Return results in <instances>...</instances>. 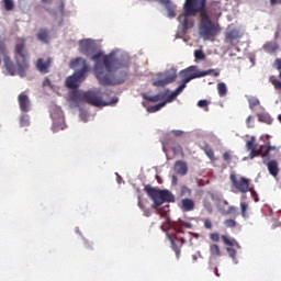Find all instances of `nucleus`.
I'll list each match as a JSON object with an SVG mask.
<instances>
[{
    "label": "nucleus",
    "instance_id": "nucleus-54",
    "mask_svg": "<svg viewBox=\"0 0 281 281\" xmlns=\"http://www.w3.org/2000/svg\"><path fill=\"white\" fill-rule=\"evenodd\" d=\"M211 9L214 10V12H216V10H220V8H218V2H213V3L211 4Z\"/></svg>",
    "mask_w": 281,
    "mask_h": 281
},
{
    "label": "nucleus",
    "instance_id": "nucleus-35",
    "mask_svg": "<svg viewBox=\"0 0 281 281\" xmlns=\"http://www.w3.org/2000/svg\"><path fill=\"white\" fill-rule=\"evenodd\" d=\"M249 103V109H254L255 106L260 105V100H258L257 98H250L248 100Z\"/></svg>",
    "mask_w": 281,
    "mask_h": 281
},
{
    "label": "nucleus",
    "instance_id": "nucleus-45",
    "mask_svg": "<svg viewBox=\"0 0 281 281\" xmlns=\"http://www.w3.org/2000/svg\"><path fill=\"white\" fill-rule=\"evenodd\" d=\"M204 227H205V229H212V220L205 218L204 220Z\"/></svg>",
    "mask_w": 281,
    "mask_h": 281
},
{
    "label": "nucleus",
    "instance_id": "nucleus-6",
    "mask_svg": "<svg viewBox=\"0 0 281 281\" xmlns=\"http://www.w3.org/2000/svg\"><path fill=\"white\" fill-rule=\"evenodd\" d=\"M82 66L81 69L77 70L74 75L69 76L66 79V87L68 89H78L80 87V82L82 78H85V74L89 71V66H87V60L82 58H77L70 61V68L76 69V67Z\"/></svg>",
    "mask_w": 281,
    "mask_h": 281
},
{
    "label": "nucleus",
    "instance_id": "nucleus-31",
    "mask_svg": "<svg viewBox=\"0 0 281 281\" xmlns=\"http://www.w3.org/2000/svg\"><path fill=\"white\" fill-rule=\"evenodd\" d=\"M270 82L273 85L277 91H281V81L276 79V77H270Z\"/></svg>",
    "mask_w": 281,
    "mask_h": 281
},
{
    "label": "nucleus",
    "instance_id": "nucleus-3",
    "mask_svg": "<svg viewBox=\"0 0 281 281\" xmlns=\"http://www.w3.org/2000/svg\"><path fill=\"white\" fill-rule=\"evenodd\" d=\"M144 190L151 199V201H154V204L151 205L153 210H158V214H160V216H166L170 206L167 205L162 209L158 207L159 205H164V203H175V195L172 194V192L168 190L155 189L150 187V184L145 186Z\"/></svg>",
    "mask_w": 281,
    "mask_h": 281
},
{
    "label": "nucleus",
    "instance_id": "nucleus-52",
    "mask_svg": "<svg viewBox=\"0 0 281 281\" xmlns=\"http://www.w3.org/2000/svg\"><path fill=\"white\" fill-rule=\"evenodd\" d=\"M226 214H236V206H229Z\"/></svg>",
    "mask_w": 281,
    "mask_h": 281
},
{
    "label": "nucleus",
    "instance_id": "nucleus-33",
    "mask_svg": "<svg viewBox=\"0 0 281 281\" xmlns=\"http://www.w3.org/2000/svg\"><path fill=\"white\" fill-rule=\"evenodd\" d=\"M198 106L200 108V109H204V111H210V102L207 101V100H200L199 102H198Z\"/></svg>",
    "mask_w": 281,
    "mask_h": 281
},
{
    "label": "nucleus",
    "instance_id": "nucleus-39",
    "mask_svg": "<svg viewBox=\"0 0 281 281\" xmlns=\"http://www.w3.org/2000/svg\"><path fill=\"white\" fill-rule=\"evenodd\" d=\"M248 192L251 193V196H252L254 201H255L256 203H258V201H259V199H258V192H256V190H254V187H250V189L248 190Z\"/></svg>",
    "mask_w": 281,
    "mask_h": 281
},
{
    "label": "nucleus",
    "instance_id": "nucleus-47",
    "mask_svg": "<svg viewBox=\"0 0 281 281\" xmlns=\"http://www.w3.org/2000/svg\"><path fill=\"white\" fill-rule=\"evenodd\" d=\"M223 159L224 161H232V154H229V151H225L223 154Z\"/></svg>",
    "mask_w": 281,
    "mask_h": 281
},
{
    "label": "nucleus",
    "instance_id": "nucleus-16",
    "mask_svg": "<svg viewBox=\"0 0 281 281\" xmlns=\"http://www.w3.org/2000/svg\"><path fill=\"white\" fill-rule=\"evenodd\" d=\"M175 171L177 175H180V177H186V175H188V164L181 160H177L175 162Z\"/></svg>",
    "mask_w": 281,
    "mask_h": 281
},
{
    "label": "nucleus",
    "instance_id": "nucleus-27",
    "mask_svg": "<svg viewBox=\"0 0 281 281\" xmlns=\"http://www.w3.org/2000/svg\"><path fill=\"white\" fill-rule=\"evenodd\" d=\"M204 153H205L206 157H209V159H211V161L216 160V157L214 156V149H212V147H210V146L204 147Z\"/></svg>",
    "mask_w": 281,
    "mask_h": 281
},
{
    "label": "nucleus",
    "instance_id": "nucleus-62",
    "mask_svg": "<svg viewBox=\"0 0 281 281\" xmlns=\"http://www.w3.org/2000/svg\"><path fill=\"white\" fill-rule=\"evenodd\" d=\"M214 76L217 77V76H218V72H214Z\"/></svg>",
    "mask_w": 281,
    "mask_h": 281
},
{
    "label": "nucleus",
    "instance_id": "nucleus-21",
    "mask_svg": "<svg viewBox=\"0 0 281 281\" xmlns=\"http://www.w3.org/2000/svg\"><path fill=\"white\" fill-rule=\"evenodd\" d=\"M274 149L276 147L271 145H261L257 150L259 151V155L261 157H269V153H271V150H274Z\"/></svg>",
    "mask_w": 281,
    "mask_h": 281
},
{
    "label": "nucleus",
    "instance_id": "nucleus-58",
    "mask_svg": "<svg viewBox=\"0 0 281 281\" xmlns=\"http://www.w3.org/2000/svg\"><path fill=\"white\" fill-rule=\"evenodd\" d=\"M143 212H144V216H150V210H148V209H145V210H143Z\"/></svg>",
    "mask_w": 281,
    "mask_h": 281
},
{
    "label": "nucleus",
    "instance_id": "nucleus-12",
    "mask_svg": "<svg viewBox=\"0 0 281 281\" xmlns=\"http://www.w3.org/2000/svg\"><path fill=\"white\" fill-rule=\"evenodd\" d=\"M179 207L182 210V212H194L196 204L194 203V200L184 198L180 201Z\"/></svg>",
    "mask_w": 281,
    "mask_h": 281
},
{
    "label": "nucleus",
    "instance_id": "nucleus-15",
    "mask_svg": "<svg viewBox=\"0 0 281 281\" xmlns=\"http://www.w3.org/2000/svg\"><path fill=\"white\" fill-rule=\"evenodd\" d=\"M170 90H166V92H161L155 95H148V94H144L143 98L144 100H146L147 102H160V100H166V98L168 97Z\"/></svg>",
    "mask_w": 281,
    "mask_h": 281
},
{
    "label": "nucleus",
    "instance_id": "nucleus-2",
    "mask_svg": "<svg viewBox=\"0 0 281 281\" xmlns=\"http://www.w3.org/2000/svg\"><path fill=\"white\" fill-rule=\"evenodd\" d=\"M91 60H94V76L103 86L124 85L126 82V72L113 74L117 69H122L124 65L120 58L115 57V53L103 55L99 52L92 55Z\"/></svg>",
    "mask_w": 281,
    "mask_h": 281
},
{
    "label": "nucleus",
    "instance_id": "nucleus-60",
    "mask_svg": "<svg viewBox=\"0 0 281 281\" xmlns=\"http://www.w3.org/2000/svg\"><path fill=\"white\" fill-rule=\"evenodd\" d=\"M53 0H42V3H46V4H49L52 3Z\"/></svg>",
    "mask_w": 281,
    "mask_h": 281
},
{
    "label": "nucleus",
    "instance_id": "nucleus-23",
    "mask_svg": "<svg viewBox=\"0 0 281 281\" xmlns=\"http://www.w3.org/2000/svg\"><path fill=\"white\" fill-rule=\"evenodd\" d=\"M247 150H256L258 148V143H256V136H251L249 140L246 142Z\"/></svg>",
    "mask_w": 281,
    "mask_h": 281
},
{
    "label": "nucleus",
    "instance_id": "nucleus-53",
    "mask_svg": "<svg viewBox=\"0 0 281 281\" xmlns=\"http://www.w3.org/2000/svg\"><path fill=\"white\" fill-rule=\"evenodd\" d=\"M172 134H173L176 137H181V135H183V132H182V131H179V130H173V131H172Z\"/></svg>",
    "mask_w": 281,
    "mask_h": 281
},
{
    "label": "nucleus",
    "instance_id": "nucleus-19",
    "mask_svg": "<svg viewBox=\"0 0 281 281\" xmlns=\"http://www.w3.org/2000/svg\"><path fill=\"white\" fill-rule=\"evenodd\" d=\"M36 36L37 41H41V43H49V31L41 29Z\"/></svg>",
    "mask_w": 281,
    "mask_h": 281
},
{
    "label": "nucleus",
    "instance_id": "nucleus-11",
    "mask_svg": "<svg viewBox=\"0 0 281 281\" xmlns=\"http://www.w3.org/2000/svg\"><path fill=\"white\" fill-rule=\"evenodd\" d=\"M81 54L91 56V53L95 49V44L91 40H82L79 43Z\"/></svg>",
    "mask_w": 281,
    "mask_h": 281
},
{
    "label": "nucleus",
    "instance_id": "nucleus-42",
    "mask_svg": "<svg viewBox=\"0 0 281 281\" xmlns=\"http://www.w3.org/2000/svg\"><path fill=\"white\" fill-rule=\"evenodd\" d=\"M250 159H254L255 157H260V151H258L257 149H250V154H249Z\"/></svg>",
    "mask_w": 281,
    "mask_h": 281
},
{
    "label": "nucleus",
    "instance_id": "nucleus-7",
    "mask_svg": "<svg viewBox=\"0 0 281 281\" xmlns=\"http://www.w3.org/2000/svg\"><path fill=\"white\" fill-rule=\"evenodd\" d=\"M213 72V69L201 71L199 70L198 66H189L188 68L180 71V78H182V82H184V85H188V82L191 80L196 78H204V76H210Z\"/></svg>",
    "mask_w": 281,
    "mask_h": 281
},
{
    "label": "nucleus",
    "instance_id": "nucleus-22",
    "mask_svg": "<svg viewBox=\"0 0 281 281\" xmlns=\"http://www.w3.org/2000/svg\"><path fill=\"white\" fill-rule=\"evenodd\" d=\"M258 120L263 124H273V119L268 113L258 114Z\"/></svg>",
    "mask_w": 281,
    "mask_h": 281
},
{
    "label": "nucleus",
    "instance_id": "nucleus-4",
    "mask_svg": "<svg viewBox=\"0 0 281 281\" xmlns=\"http://www.w3.org/2000/svg\"><path fill=\"white\" fill-rule=\"evenodd\" d=\"M102 92L100 91H88V92H74L71 95L72 102H87L91 106H109V104H115L117 99H113L110 102H106L102 99Z\"/></svg>",
    "mask_w": 281,
    "mask_h": 281
},
{
    "label": "nucleus",
    "instance_id": "nucleus-26",
    "mask_svg": "<svg viewBox=\"0 0 281 281\" xmlns=\"http://www.w3.org/2000/svg\"><path fill=\"white\" fill-rule=\"evenodd\" d=\"M210 252H211V256L218 257L221 256V248L218 247V245L212 244L210 246Z\"/></svg>",
    "mask_w": 281,
    "mask_h": 281
},
{
    "label": "nucleus",
    "instance_id": "nucleus-5",
    "mask_svg": "<svg viewBox=\"0 0 281 281\" xmlns=\"http://www.w3.org/2000/svg\"><path fill=\"white\" fill-rule=\"evenodd\" d=\"M14 59L19 76L25 78V69L30 67V64L27 63V48H25V38L23 37H19L15 42Z\"/></svg>",
    "mask_w": 281,
    "mask_h": 281
},
{
    "label": "nucleus",
    "instance_id": "nucleus-29",
    "mask_svg": "<svg viewBox=\"0 0 281 281\" xmlns=\"http://www.w3.org/2000/svg\"><path fill=\"white\" fill-rule=\"evenodd\" d=\"M166 106V102L158 103L154 106L148 108L149 113H157V111H160V109H164Z\"/></svg>",
    "mask_w": 281,
    "mask_h": 281
},
{
    "label": "nucleus",
    "instance_id": "nucleus-56",
    "mask_svg": "<svg viewBox=\"0 0 281 281\" xmlns=\"http://www.w3.org/2000/svg\"><path fill=\"white\" fill-rule=\"evenodd\" d=\"M274 65L277 69H281V58L276 59Z\"/></svg>",
    "mask_w": 281,
    "mask_h": 281
},
{
    "label": "nucleus",
    "instance_id": "nucleus-61",
    "mask_svg": "<svg viewBox=\"0 0 281 281\" xmlns=\"http://www.w3.org/2000/svg\"><path fill=\"white\" fill-rule=\"evenodd\" d=\"M181 245H186V238H180Z\"/></svg>",
    "mask_w": 281,
    "mask_h": 281
},
{
    "label": "nucleus",
    "instance_id": "nucleus-46",
    "mask_svg": "<svg viewBox=\"0 0 281 281\" xmlns=\"http://www.w3.org/2000/svg\"><path fill=\"white\" fill-rule=\"evenodd\" d=\"M247 203L241 202L240 203V209H241V216H245L246 212H247Z\"/></svg>",
    "mask_w": 281,
    "mask_h": 281
},
{
    "label": "nucleus",
    "instance_id": "nucleus-32",
    "mask_svg": "<svg viewBox=\"0 0 281 281\" xmlns=\"http://www.w3.org/2000/svg\"><path fill=\"white\" fill-rule=\"evenodd\" d=\"M30 125V116L27 114H24L20 119V126H29Z\"/></svg>",
    "mask_w": 281,
    "mask_h": 281
},
{
    "label": "nucleus",
    "instance_id": "nucleus-14",
    "mask_svg": "<svg viewBox=\"0 0 281 281\" xmlns=\"http://www.w3.org/2000/svg\"><path fill=\"white\" fill-rule=\"evenodd\" d=\"M162 5H165L169 19H175L177 16V7L170 0H158Z\"/></svg>",
    "mask_w": 281,
    "mask_h": 281
},
{
    "label": "nucleus",
    "instance_id": "nucleus-63",
    "mask_svg": "<svg viewBox=\"0 0 281 281\" xmlns=\"http://www.w3.org/2000/svg\"><path fill=\"white\" fill-rule=\"evenodd\" d=\"M173 181L177 182V177H173Z\"/></svg>",
    "mask_w": 281,
    "mask_h": 281
},
{
    "label": "nucleus",
    "instance_id": "nucleus-37",
    "mask_svg": "<svg viewBox=\"0 0 281 281\" xmlns=\"http://www.w3.org/2000/svg\"><path fill=\"white\" fill-rule=\"evenodd\" d=\"M221 238H222L224 245H227L228 247H234V241L232 239H228L227 236L222 235Z\"/></svg>",
    "mask_w": 281,
    "mask_h": 281
},
{
    "label": "nucleus",
    "instance_id": "nucleus-49",
    "mask_svg": "<svg viewBox=\"0 0 281 281\" xmlns=\"http://www.w3.org/2000/svg\"><path fill=\"white\" fill-rule=\"evenodd\" d=\"M86 249H93V244L90 243L88 239L83 240Z\"/></svg>",
    "mask_w": 281,
    "mask_h": 281
},
{
    "label": "nucleus",
    "instance_id": "nucleus-28",
    "mask_svg": "<svg viewBox=\"0 0 281 281\" xmlns=\"http://www.w3.org/2000/svg\"><path fill=\"white\" fill-rule=\"evenodd\" d=\"M3 3H4V10H7V12H12V10H14L13 0H3Z\"/></svg>",
    "mask_w": 281,
    "mask_h": 281
},
{
    "label": "nucleus",
    "instance_id": "nucleus-59",
    "mask_svg": "<svg viewBox=\"0 0 281 281\" xmlns=\"http://www.w3.org/2000/svg\"><path fill=\"white\" fill-rule=\"evenodd\" d=\"M64 10H65V3L61 2V3H60V12L63 13Z\"/></svg>",
    "mask_w": 281,
    "mask_h": 281
},
{
    "label": "nucleus",
    "instance_id": "nucleus-36",
    "mask_svg": "<svg viewBox=\"0 0 281 281\" xmlns=\"http://www.w3.org/2000/svg\"><path fill=\"white\" fill-rule=\"evenodd\" d=\"M0 54L3 56V58L8 56V46L3 42H0Z\"/></svg>",
    "mask_w": 281,
    "mask_h": 281
},
{
    "label": "nucleus",
    "instance_id": "nucleus-24",
    "mask_svg": "<svg viewBox=\"0 0 281 281\" xmlns=\"http://www.w3.org/2000/svg\"><path fill=\"white\" fill-rule=\"evenodd\" d=\"M217 91L220 98H225V95H227V85H225L224 82L217 83Z\"/></svg>",
    "mask_w": 281,
    "mask_h": 281
},
{
    "label": "nucleus",
    "instance_id": "nucleus-48",
    "mask_svg": "<svg viewBox=\"0 0 281 281\" xmlns=\"http://www.w3.org/2000/svg\"><path fill=\"white\" fill-rule=\"evenodd\" d=\"M227 254L231 258H236V249L234 248H227Z\"/></svg>",
    "mask_w": 281,
    "mask_h": 281
},
{
    "label": "nucleus",
    "instance_id": "nucleus-18",
    "mask_svg": "<svg viewBox=\"0 0 281 281\" xmlns=\"http://www.w3.org/2000/svg\"><path fill=\"white\" fill-rule=\"evenodd\" d=\"M268 171L272 177H278V172H280V168L278 167V160H270L267 162Z\"/></svg>",
    "mask_w": 281,
    "mask_h": 281
},
{
    "label": "nucleus",
    "instance_id": "nucleus-17",
    "mask_svg": "<svg viewBox=\"0 0 281 281\" xmlns=\"http://www.w3.org/2000/svg\"><path fill=\"white\" fill-rule=\"evenodd\" d=\"M3 63L10 76H14V74H16V67H14V63H12V59L10 58L9 55L3 57Z\"/></svg>",
    "mask_w": 281,
    "mask_h": 281
},
{
    "label": "nucleus",
    "instance_id": "nucleus-51",
    "mask_svg": "<svg viewBox=\"0 0 281 281\" xmlns=\"http://www.w3.org/2000/svg\"><path fill=\"white\" fill-rule=\"evenodd\" d=\"M43 87H52V80H49V78L46 77L44 79Z\"/></svg>",
    "mask_w": 281,
    "mask_h": 281
},
{
    "label": "nucleus",
    "instance_id": "nucleus-20",
    "mask_svg": "<svg viewBox=\"0 0 281 281\" xmlns=\"http://www.w3.org/2000/svg\"><path fill=\"white\" fill-rule=\"evenodd\" d=\"M168 238L171 243V249L172 251H175L176 258L179 260V258H181V246L177 245V241H175V238H172V236L168 235Z\"/></svg>",
    "mask_w": 281,
    "mask_h": 281
},
{
    "label": "nucleus",
    "instance_id": "nucleus-34",
    "mask_svg": "<svg viewBox=\"0 0 281 281\" xmlns=\"http://www.w3.org/2000/svg\"><path fill=\"white\" fill-rule=\"evenodd\" d=\"M194 58H195V60H205V53H203V50H201V49L195 50Z\"/></svg>",
    "mask_w": 281,
    "mask_h": 281
},
{
    "label": "nucleus",
    "instance_id": "nucleus-44",
    "mask_svg": "<svg viewBox=\"0 0 281 281\" xmlns=\"http://www.w3.org/2000/svg\"><path fill=\"white\" fill-rule=\"evenodd\" d=\"M181 227H187V229H192V223L186 222V221H180Z\"/></svg>",
    "mask_w": 281,
    "mask_h": 281
},
{
    "label": "nucleus",
    "instance_id": "nucleus-9",
    "mask_svg": "<svg viewBox=\"0 0 281 281\" xmlns=\"http://www.w3.org/2000/svg\"><path fill=\"white\" fill-rule=\"evenodd\" d=\"M177 80V70L171 68L167 71L165 79H158L153 82L154 87H166V85H171Z\"/></svg>",
    "mask_w": 281,
    "mask_h": 281
},
{
    "label": "nucleus",
    "instance_id": "nucleus-8",
    "mask_svg": "<svg viewBox=\"0 0 281 281\" xmlns=\"http://www.w3.org/2000/svg\"><path fill=\"white\" fill-rule=\"evenodd\" d=\"M231 182L237 190V192H240L241 194H247V192H249V189L251 188L249 186V179L245 177L237 178L234 173L231 175Z\"/></svg>",
    "mask_w": 281,
    "mask_h": 281
},
{
    "label": "nucleus",
    "instance_id": "nucleus-43",
    "mask_svg": "<svg viewBox=\"0 0 281 281\" xmlns=\"http://www.w3.org/2000/svg\"><path fill=\"white\" fill-rule=\"evenodd\" d=\"M224 225H226L227 227H235L236 226V221L235 220H226L224 222Z\"/></svg>",
    "mask_w": 281,
    "mask_h": 281
},
{
    "label": "nucleus",
    "instance_id": "nucleus-55",
    "mask_svg": "<svg viewBox=\"0 0 281 281\" xmlns=\"http://www.w3.org/2000/svg\"><path fill=\"white\" fill-rule=\"evenodd\" d=\"M251 120H254V117H252L251 115L248 116L247 120H246V122H247V124H248V128L254 127V125H251Z\"/></svg>",
    "mask_w": 281,
    "mask_h": 281
},
{
    "label": "nucleus",
    "instance_id": "nucleus-50",
    "mask_svg": "<svg viewBox=\"0 0 281 281\" xmlns=\"http://www.w3.org/2000/svg\"><path fill=\"white\" fill-rule=\"evenodd\" d=\"M138 207L142 209L143 211L146 209V205H144V202H142V196L138 195Z\"/></svg>",
    "mask_w": 281,
    "mask_h": 281
},
{
    "label": "nucleus",
    "instance_id": "nucleus-1",
    "mask_svg": "<svg viewBox=\"0 0 281 281\" xmlns=\"http://www.w3.org/2000/svg\"><path fill=\"white\" fill-rule=\"evenodd\" d=\"M207 0H186L183 4V12L178 16V21L182 27V32L186 33L188 30L194 27V20L190 16H196L200 12V34L204 37V41H210L218 34V26L212 23L207 9H205Z\"/></svg>",
    "mask_w": 281,
    "mask_h": 281
},
{
    "label": "nucleus",
    "instance_id": "nucleus-64",
    "mask_svg": "<svg viewBox=\"0 0 281 281\" xmlns=\"http://www.w3.org/2000/svg\"><path fill=\"white\" fill-rule=\"evenodd\" d=\"M216 276H217V278H218V276H220V274H218V271H216Z\"/></svg>",
    "mask_w": 281,
    "mask_h": 281
},
{
    "label": "nucleus",
    "instance_id": "nucleus-57",
    "mask_svg": "<svg viewBox=\"0 0 281 281\" xmlns=\"http://www.w3.org/2000/svg\"><path fill=\"white\" fill-rule=\"evenodd\" d=\"M270 5H281V0H270Z\"/></svg>",
    "mask_w": 281,
    "mask_h": 281
},
{
    "label": "nucleus",
    "instance_id": "nucleus-38",
    "mask_svg": "<svg viewBox=\"0 0 281 281\" xmlns=\"http://www.w3.org/2000/svg\"><path fill=\"white\" fill-rule=\"evenodd\" d=\"M210 239H211L213 243H218V240H221V235H218V233H211V234H210Z\"/></svg>",
    "mask_w": 281,
    "mask_h": 281
},
{
    "label": "nucleus",
    "instance_id": "nucleus-40",
    "mask_svg": "<svg viewBox=\"0 0 281 281\" xmlns=\"http://www.w3.org/2000/svg\"><path fill=\"white\" fill-rule=\"evenodd\" d=\"M187 85L188 83H186V81H182V83L173 92L179 95L183 91V89H186Z\"/></svg>",
    "mask_w": 281,
    "mask_h": 281
},
{
    "label": "nucleus",
    "instance_id": "nucleus-41",
    "mask_svg": "<svg viewBox=\"0 0 281 281\" xmlns=\"http://www.w3.org/2000/svg\"><path fill=\"white\" fill-rule=\"evenodd\" d=\"M177 93L172 92L167 97L166 101L164 102H166V104H168V102H173V100H177Z\"/></svg>",
    "mask_w": 281,
    "mask_h": 281
},
{
    "label": "nucleus",
    "instance_id": "nucleus-13",
    "mask_svg": "<svg viewBox=\"0 0 281 281\" xmlns=\"http://www.w3.org/2000/svg\"><path fill=\"white\" fill-rule=\"evenodd\" d=\"M18 100L21 111H23V113H27L30 111V97L22 92L19 94Z\"/></svg>",
    "mask_w": 281,
    "mask_h": 281
},
{
    "label": "nucleus",
    "instance_id": "nucleus-30",
    "mask_svg": "<svg viewBox=\"0 0 281 281\" xmlns=\"http://www.w3.org/2000/svg\"><path fill=\"white\" fill-rule=\"evenodd\" d=\"M180 195H182V196H192V189H190L186 186H182L181 189H180Z\"/></svg>",
    "mask_w": 281,
    "mask_h": 281
},
{
    "label": "nucleus",
    "instance_id": "nucleus-25",
    "mask_svg": "<svg viewBox=\"0 0 281 281\" xmlns=\"http://www.w3.org/2000/svg\"><path fill=\"white\" fill-rule=\"evenodd\" d=\"M236 38H240V34L237 30H232L226 33L227 41H236Z\"/></svg>",
    "mask_w": 281,
    "mask_h": 281
},
{
    "label": "nucleus",
    "instance_id": "nucleus-10",
    "mask_svg": "<svg viewBox=\"0 0 281 281\" xmlns=\"http://www.w3.org/2000/svg\"><path fill=\"white\" fill-rule=\"evenodd\" d=\"M36 69L40 74H49V69L52 68V57L38 58L35 64Z\"/></svg>",
    "mask_w": 281,
    "mask_h": 281
}]
</instances>
